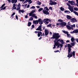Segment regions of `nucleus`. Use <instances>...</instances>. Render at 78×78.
<instances>
[{"instance_id":"obj_11","label":"nucleus","mask_w":78,"mask_h":78,"mask_svg":"<svg viewBox=\"0 0 78 78\" xmlns=\"http://www.w3.org/2000/svg\"><path fill=\"white\" fill-rule=\"evenodd\" d=\"M71 20L73 22H77V20L75 18H73L71 19Z\"/></svg>"},{"instance_id":"obj_15","label":"nucleus","mask_w":78,"mask_h":78,"mask_svg":"<svg viewBox=\"0 0 78 78\" xmlns=\"http://www.w3.org/2000/svg\"><path fill=\"white\" fill-rule=\"evenodd\" d=\"M33 23L35 25H36V24H38L39 23V22L38 20H34L33 21Z\"/></svg>"},{"instance_id":"obj_50","label":"nucleus","mask_w":78,"mask_h":78,"mask_svg":"<svg viewBox=\"0 0 78 78\" xmlns=\"http://www.w3.org/2000/svg\"><path fill=\"white\" fill-rule=\"evenodd\" d=\"M19 14H21V10H19Z\"/></svg>"},{"instance_id":"obj_41","label":"nucleus","mask_w":78,"mask_h":78,"mask_svg":"<svg viewBox=\"0 0 78 78\" xmlns=\"http://www.w3.org/2000/svg\"><path fill=\"white\" fill-rule=\"evenodd\" d=\"M15 12H13V14H12V15H11V17H12V16H13L14 15H15Z\"/></svg>"},{"instance_id":"obj_23","label":"nucleus","mask_w":78,"mask_h":78,"mask_svg":"<svg viewBox=\"0 0 78 78\" xmlns=\"http://www.w3.org/2000/svg\"><path fill=\"white\" fill-rule=\"evenodd\" d=\"M73 13H74L77 16H78V13L77 12L75 11H73Z\"/></svg>"},{"instance_id":"obj_27","label":"nucleus","mask_w":78,"mask_h":78,"mask_svg":"<svg viewBox=\"0 0 78 78\" xmlns=\"http://www.w3.org/2000/svg\"><path fill=\"white\" fill-rule=\"evenodd\" d=\"M42 10H43V8H40L38 9V11L39 12H41V11H42Z\"/></svg>"},{"instance_id":"obj_37","label":"nucleus","mask_w":78,"mask_h":78,"mask_svg":"<svg viewBox=\"0 0 78 78\" xmlns=\"http://www.w3.org/2000/svg\"><path fill=\"white\" fill-rule=\"evenodd\" d=\"M59 45L60 46L61 48H62V47H63V45H62V44H61L60 43V44H59Z\"/></svg>"},{"instance_id":"obj_6","label":"nucleus","mask_w":78,"mask_h":78,"mask_svg":"<svg viewBox=\"0 0 78 78\" xmlns=\"http://www.w3.org/2000/svg\"><path fill=\"white\" fill-rule=\"evenodd\" d=\"M68 2L69 3L71 4L72 5H75V1H68Z\"/></svg>"},{"instance_id":"obj_30","label":"nucleus","mask_w":78,"mask_h":78,"mask_svg":"<svg viewBox=\"0 0 78 78\" xmlns=\"http://www.w3.org/2000/svg\"><path fill=\"white\" fill-rule=\"evenodd\" d=\"M58 22H60L62 23L63 22V20H61V19H59L58 20Z\"/></svg>"},{"instance_id":"obj_56","label":"nucleus","mask_w":78,"mask_h":78,"mask_svg":"<svg viewBox=\"0 0 78 78\" xmlns=\"http://www.w3.org/2000/svg\"><path fill=\"white\" fill-rule=\"evenodd\" d=\"M15 16L16 19L17 20H18V16H17V15H16Z\"/></svg>"},{"instance_id":"obj_47","label":"nucleus","mask_w":78,"mask_h":78,"mask_svg":"<svg viewBox=\"0 0 78 78\" xmlns=\"http://www.w3.org/2000/svg\"><path fill=\"white\" fill-rule=\"evenodd\" d=\"M59 51L58 50L57 51H54V52L55 53H57V52H59Z\"/></svg>"},{"instance_id":"obj_36","label":"nucleus","mask_w":78,"mask_h":78,"mask_svg":"<svg viewBox=\"0 0 78 78\" xmlns=\"http://www.w3.org/2000/svg\"><path fill=\"white\" fill-rule=\"evenodd\" d=\"M60 42L61 43H62V44H63V43L64 42V41L63 40H61Z\"/></svg>"},{"instance_id":"obj_59","label":"nucleus","mask_w":78,"mask_h":78,"mask_svg":"<svg viewBox=\"0 0 78 78\" xmlns=\"http://www.w3.org/2000/svg\"><path fill=\"white\" fill-rule=\"evenodd\" d=\"M32 28H34L35 27L34 26V25H33L32 26Z\"/></svg>"},{"instance_id":"obj_22","label":"nucleus","mask_w":78,"mask_h":78,"mask_svg":"<svg viewBox=\"0 0 78 78\" xmlns=\"http://www.w3.org/2000/svg\"><path fill=\"white\" fill-rule=\"evenodd\" d=\"M27 2H29V4H31L33 2L31 0H27Z\"/></svg>"},{"instance_id":"obj_60","label":"nucleus","mask_w":78,"mask_h":78,"mask_svg":"<svg viewBox=\"0 0 78 78\" xmlns=\"http://www.w3.org/2000/svg\"><path fill=\"white\" fill-rule=\"evenodd\" d=\"M60 25V23H57L56 24V25H57V26H58L59 25Z\"/></svg>"},{"instance_id":"obj_29","label":"nucleus","mask_w":78,"mask_h":78,"mask_svg":"<svg viewBox=\"0 0 78 78\" xmlns=\"http://www.w3.org/2000/svg\"><path fill=\"white\" fill-rule=\"evenodd\" d=\"M6 7H8V6H5L4 7V8H2L1 9V10H5V9H6Z\"/></svg>"},{"instance_id":"obj_13","label":"nucleus","mask_w":78,"mask_h":78,"mask_svg":"<svg viewBox=\"0 0 78 78\" xmlns=\"http://www.w3.org/2000/svg\"><path fill=\"white\" fill-rule=\"evenodd\" d=\"M69 7L68 8V9H69V11H71V12H72L73 11V7Z\"/></svg>"},{"instance_id":"obj_53","label":"nucleus","mask_w":78,"mask_h":78,"mask_svg":"<svg viewBox=\"0 0 78 78\" xmlns=\"http://www.w3.org/2000/svg\"><path fill=\"white\" fill-rule=\"evenodd\" d=\"M21 12H22V13H23L24 12H25V11L24 10H21Z\"/></svg>"},{"instance_id":"obj_26","label":"nucleus","mask_w":78,"mask_h":78,"mask_svg":"<svg viewBox=\"0 0 78 78\" xmlns=\"http://www.w3.org/2000/svg\"><path fill=\"white\" fill-rule=\"evenodd\" d=\"M60 10H61V11H64V8L62 7H60Z\"/></svg>"},{"instance_id":"obj_46","label":"nucleus","mask_w":78,"mask_h":78,"mask_svg":"<svg viewBox=\"0 0 78 78\" xmlns=\"http://www.w3.org/2000/svg\"><path fill=\"white\" fill-rule=\"evenodd\" d=\"M71 27H75V24H73L71 26Z\"/></svg>"},{"instance_id":"obj_52","label":"nucleus","mask_w":78,"mask_h":78,"mask_svg":"<svg viewBox=\"0 0 78 78\" xmlns=\"http://www.w3.org/2000/svg\"><path fill=\"white\" fill-rule=\"evenodd\" d=\"M38 32H39V31H34V33L35 34H37V33H38Z\"/></svg>"},{"instance_id":"obj_2","label":"nucleus","mask_w":78,"mask_h":78,"mask_svg":"<svg viewBox=\"0 0 78 78\" xmlns=\"http://www.w3.org/2000/svg\"><path fill=\"white\" fill-rule=\"evenodd\" d=\"M58 33H53V34L52 35V37L51 38V39H55V41H58V42L59 41H61V39H58L59 37H61V36Z\"/></svg>"},{"instance_id":"obj_20","label":"nucleus","mask_w":78,"mask_h":78,"mask_svg":"<svg viewBox=\"0 0 78 78\" xmlns=\"http://www.w3.org/2000/svg\"><path fill=\"white\" fill-rule=\"evenodd\" d=\"M74 33H78V29H77L76 30H75L73 31Z\"/></svg>"},{"instance_id":"obj_54","label":"nucleus","mask_w":78,"mask_h":78,"mask_svg":"<svg viewBox=\"0 0 78 78\" xmlns=\"http://www.w3.org/2000/svg\"><path fill=\"white\" fill-rule=\"evenodd\" d=\"M66 35H67V37H69V36H70V35L69 34H66Z\"/></svg>"},{"instance_id":"obj_40","label":"nucleus","mask_w":78,"mask_h":78,"mask_svg":"<svg viewBox=\"0 0 78 78\" xmlns=\"http://www.w3.org/2000/svg\"><path fill=\"white\" fill-rule=\"evenodd\" d=\"M30 9H35V7L34 6H32L30 7Z\"/></svg>"},{"instance_id":"obj_32","label":"nucleus","mask_w":78,"mask_h":78,"mask_svg":"<svg viewBox=\"0 0 78 78\" xmlns=\"http://www.w3.org/2000/svg\"><path fill=\"white\" fill-rule=\"evenodd\" d=\"M36 12V10H32V11H31V12L33 14V13H34L35 12Z\"/></svg>"},{"instance_id":"obj_10","label":"nucleus","mask_w":78,"mask_h":78,"mask_svg":"<svg viewBox=\"0 0 78 78\" xmlns=\"http://www.w3.org/2000/svg\"><path fill=\"white\" fill-rule=\"evenodd\" d=\"M45 36H47L49 33V31L48 30L45 29L44 30Z\"/></svg>"},{"instance_id":"obj_33","label":"nucleus","mask_w":78,"mask_h":78,"mask_svg":"<svg viewBox=\"0 0 78 78\" xmlns=\"http://www.w3.org/2000/svg\"><path fill=\"white\" fill-rule=\"evenodd\" d=\"M66 4L68 6H69V8H70V7H73L72 6H71V5H70L68 3H67Z\"/></svg>"},{"instance_id":"obj_63","label":"nucleus","mask_w":78,"mask_h":78,"mask_svg":"<svg viewBox=\"0 0 78 78\" xmlns=\"http://www.w3.org/2000/svg\"><path fill=\"white\" fill-rule=\"evenodd\" d=\"M76 41L78 43V39H76Z\"/></svg>"},{"instance_id":"obj_45","label":"nucleus","mask_w":78,"mask_h":78,"mask_svg":"<svg viewBox=\"0 0 78 78\" xmlns=\"http://www.w3.org/2000/svg\"><path fill=\"white\" fill-rule=\"evenodd\" d=\"M35 14L34 13L32 14V17H34L35 16Z\"/></svg>"},{"instance_id":"obj_19","label":"nucleus","mask_w":78,"mask_h":78,"mask_svg":"<svg viewBox=\"0 0 78 78\" xmlns=\"http://www.w3.org/2000/svg\"><path fill=\"white\" fill-rule=\"evenodd\" d=\"M76 44V42H73V43H71V46L72 47L73 46H74L75 45V44Z\"/></svg>"},{"instance_id":"obj_61","label":"nucleus","mask_w":78,"mask_h":78,"mask_svg":"<svg viewBox=\"0 0 78 78\" xmlns=\"http://www.w3.org/2000/svg\"><path fill=\"white\" fill-rule=\"evenodd\" d=\"M29 7H30V5H28L27 7V8H29Z\"/></svg>"},{"instance_id":"obj_18","label":"nucleus","mask_w":78,"mask_h":78,"mask_svg":"<svg viewBox=\"0 0 78 78\" xmlns=\"http://www.w3.org/2000/svg\"><path fill=\"white\" fill-rule=\"evenodd\" d=\"M66 27L67 28V29L68 30H71V27H70V26H69L67 25L66 26Z\"/></svg>"},{"instance_id":"obj_55","label":"nucleus","mask_w":78,"mask_h":78,"mask_svg":"<svg viewBox=\"0 0 78 78\" xmlns=\"http://www.w3.org/2000/svg\"><path fill=\"white\" fill-rule=\"evenodd\" d=\"M27 0H26L23 2V4H25V3H27Z\"/></svg>"},{"instance_id":"obj_3","label":"nucleus","mask_w":78,"mask_h":78,"mask_svg":"<svg viewBox=\"0 0 78 78\" xmlns=\"http://www.w3.org/2000/svg\"><path fill=\"white\" fill-rule=\"evenodd\" d=\"M48 11H49V9L47 7V6L44 7V10H43L42 11L44 14H46V15H48L50 13L48 12Z\"/></svg>"},{"instance_id":"obj_35","label":"nucleus","mask_w":78,"mask_h":78,"mask_svg":"<svg viewBox=\"0 0 78 78\" xmlns=\"http://www.w3.org/2000/svg\"><path fill=\"white\" fill-rule=\"evenodd\" d=\"M49 9H50V10H51V11H53V8H52L51 6H49Z\"/></svg>"},{"instance_id":"obj_57","label":"nucleus","mask_w":78,"mask_h":78,"mask_svg":"<svg viewBox=\"0 0 78 78\" xmlns=\"http://www.w3.org/2000/svg\"><path fill=\"white\" fill-rule=\"evenodd\" d=\"M57 48H60V46L59 45V44H58V45H57Z\"/></svg>"},{"instance_id":"obj_28","label":"nucleus","mask_w":78,"mask_h":78,"mask_svg":"<svg viewBox=\"0 0 78 78\" xmlns=\"http://www.w3.org/2000/svg\"><path fill=\"white\" fill-rule=\"evenodd\" d=\"M31 23L30 22H29L28 23V26L29 27H30L31 26Z\"/></svg>"},{"instance_id":"obj_64","label":"nucleus","mask_w":78,"mask_h":78,"mask_svg":"<svg viewBox=\"0 0 78 78\" xmlns=\"http://www.w3.org/2000/svg\"><path fill=\"white\" fill-rule=\"evenodd\" d=\"M36 8H37L38 9H39L40 8V6H36Z\"/></svg>"},{"instance_id":"obj_25","label":"nucleus","mask_w":78,"mask_h":78,"mask_svg":"<svg viewBox=\"0 0 78 78\" xmlns=\"http://www.w3.org/2000/svg\"><path fill=\"white\" fill-rule=\"evenodd\" d=\"M62 31L64 33H65V34H66L69 33L67 31H65V30H62Z\"/></svg>"},{"instance_id":"obj_51","label":"nucleus","mask_w":78,"mask_h":78,"mask_svg":"<svg viewBox=\"0 0 78 78\" xmlns=\"http://www.w3.org/2000/svg\"><path fill=\"white\" fill-rule=\"evenodd\" d=\"M16 4H14L13 5V8H14V7H16Z\"/></svg>"},{"instance_id":"obj_31","label":"nucleus","mask_w":78,"mask_h":78,"mask_svg":"<svg viewBox=\"0 0 78 78\" xmlns=\"http://www.w3.org/2000/svg\"><path fill=\"white\" fill-rule=\"evenodd\" d=\"M74 9L75 11H78V9L77 7H74Z\"/></svg>"},{"instance_id":"obj_58","label":"nucleus","mask_w":78,"mask_h":78,"mask_svg":"<svg viewBox=\"0 0 78 78\" xmlns=\"http://www.w3.org/2000/svg\"><path fill=\"white\" fill-rule=\"evenodd\" d=\"M68 10H66L64 11V12H65V13H67V12H68Z\"/></svg>"},{"instance_id":"obj_8","label":"nucleus","mask_w":78,"mask_h":78,"mask_svg":"<svg viewBox=\"0 0 78 78\" xmlns=\"http://www.w3.org/2000/svg\"><path fill=\"white\" fill-rule=\"evenodd\" d=\"M38 22L39 24L41 25L42 24H43V22L44 20H42L41 19H38Z\"/></svg>"},{"instance_id":"obj_43","label":"nucleus","mask_w":78,"mask_h":78,"mask_svg":"<svg viewBox=\"0 0 78 78\" xmlns=\"http://www.w3.org/2000/svg\"><path fill=\"white\" fill-rule=\"evenodd\" d=\"M29 14V16H32V15L33 14V13H31V12Z\"/></svg>"},{"instance_id":"obj_5","label":"nucleus","mask_w":78,"mask_h":78,"mask_svg":"<svg viewBox=\"0 0 78 78\" xmlns=\"http://www.w3.org/2000/svg\"><path fill=\"white\" fill-rule=\"evenodd\" d=\"M37 31H42V25H40L39 26V27L36 29Z\"/></svg>"},{"instance_id":"obj_62","label":"nucleus","mask_w":78,"mask_h":78,"mask_svg":"<svg viewBox=\"0 0 78 78\" xmlns=\"http://www.w3.org/2000/svg\"><path fill=\"white\" fill-rule=\"evenodd\" d=\"M6 0L8 1V2L9 3H11V0Z\"/></svg>"},{"instance_id":"obj_48","label":"nucleus","mask_w":78,"mask_h":78,"mask_svg":"<svg viewBox=\"0 0 78 78\" xmlns=\"http://www.w3.org/2000/svg\"><path fill=\"white\" fill-rule=\"evenodd\" d=\"M18 7H20L21 6V5H20V3H19L18 4Z\"/></svg>"},{"instance_id":"obj_24","label":"nucleus","mask_w":78,"mask_h":78,"mask_svg":"<svg viewBox=\"0 0 78 78\" xmlns=\"http://www.w3.org/2000/svg\"><path fill=\"white\" fill-rule=\"evenodd\" d=\"M37 4L38 5H41V2L39 1H37Z\"/></svg>"},{"instance_id":"obj_12","label":"nucleus","mask_w":78,"mask_h":78,"mask_svg":"<svg viewBox=\"0 0 78 78\" xmlns=\"http://www.w3.org/2000/svg\"><path fill=\"white\" fill-rule=\"evenodd\" d=\"M60 25H62V26H66L67 25V23L65 22H62V23H60Z\"/></svg>"},{"instance_id":"obj_7","label":"nucleus","mask_w":78,"mask_h":78,"mask_svg":"<svg viewBox=\"0 0 78 78\" xmlns=\"http://www.w3.org/2000/svg\"><path fill=\"white\" fill-rule=\"evenodd\" d=\"M58 41V40H55V39L54 41V42H55L54 44L56 45V47L58 46V45L60 43H59Z\"/></svg>"},{"instance_id":"obj_49","label":"nucleus","mask_w":78,"mask_h":78,"mask_svg":"<svg viewBox=\"0 0 78 78\" xmlns=\"http://www.w3.org/2000/svg\"><path fill=\"white\" fill-rule=\"evenodd\" d=\"M18 7H20L21 6V5H20V3H19L18 4Z\"/></svg>"},{"instance_id":"obj_39","label":"nucleus","mask_w":78,"mask_h":78,"mask_svg":"<svg viewBox=\"0 0 78 78\" xmlns=\"http://www.w3.org/2000/svg\"><path fill=\"white\" fill-rule=\"evenodd\" d=\"M30 19H29V20H33V18L32 17H30Z\"/></svg>"},{"instance_id":"obj_16","label":"nucleus","mask_w":78,"mask_h":78,"mask_svg":"<svg viewBox=\"0 0 78 78\" xmlns=\"http://www.w3.org/2000/svg\"><path fill=\"white\" fill-rule=\"evenodd\" d=\"M68 20H71L72 19V17L69 15L66 16Z\"/></svg>"},{"instance_id":"obj_1","label":"nucleus","mask_w":78,"mask_h":78,"mask_svg":"<svg viewBox=\"0 0 78 78\" xmlns=\"http://www.w3.org/2000/svg\"><path fill=\"white\" fill-rule=\"evenodd\" d=\"M67 47H68V55H67V57L70 58H71V57H72V56H73L74 58H75V52L74 51H73V52L71 51V48H72V45H71L70 44H68Z\"/></svg>"},{"instance_id":"obj_44","label":"nucleus","mask_w":78,"mask_h":78,"mask_svg":"<svg viewBox=\"0 0 78 78\" xmlns=\"http://www.w3.org/2000/svg\"><path fill=\"white\" fill-rule=\"evenodd\" d=\"M51 24L50 23L49 25H48L47 26V27H51Z\"/></svg>"},{"instance_id":"obj_21","label":"nucleus","mask_w":78,"mask_h":78,"mask_svg":"<svg viewBox=\"0 0 78 78\" xmlns=\"http://www.w3.org/2000/svg\"><path fill=\"white\" fill-rule=\"evenodd\" d=\"M75 39L73 37H72L71 39V41L72 42H74V41H75Z\"/></svg>"},{"instance_id":"obj_17","label":"nucleus","mask_w":78,"mask_h":78,"mask_svg":"<svg viewBox=\"0 0 78 78\" xmlns=\"http://www.w3.org/2000/svg\"><path fill=\"white\" fill-rule=\"evenodd\" d=\"M17 2V0H11V2L12 3H16Z\"/></svg>"},{"instance_id":"obj_4","label":"nucleus","mask_w":78,"mask_h":78,"mask_svg":"<svg viewBox=\"0 0 78 78\" xmlns=\"http://www.w3.org/2000/svg\"><path fill=\"white\" fill-rule=\"evenodd\" d=\"M49 21L50 22L51 21V20H49V19L48 18H45L43 20V22L44 23H45V24H46V25H48V23H49L48 22V21Z\"/></svg>"},{"instance_id":"obj_9","label":"nucleus","mask_w":78,"mask_h":78,"mask_svg":"<svg viewBox=\"0 0 78 78\" xmlns=\"http://www.w3.org/2000/svg\"><path fill=\"white\" fill-rule=\"evenodd\" d=\"M56 4H57V3L56 2H55V1H53L52 2L49 3V4L51 5V6H52V5H56Z\"/></svg>"},{"instance_id":"obj_42","label":"nucleus","mask_w":78,"mask_h":78,"mask_svg":"<svg viewBox=\"0 0 78 78\" xmlns=\"http://www.w3.org/2000/svg\"><path fill=\"white\" fill-rule=\"evenodd\" d=\"M5 4L4 3L3 4L2 6H1V7L2 8H3L4 6H5Z\"/></svg>"},{"instance_id":"obj_14","label":"nucleus","mask_w":78,"mask_h":78,"mask_svg":"<svg viewBox=\"0 0 78 78\" xmlns=\"http://www.w3.org/2000/svg\"><path fill=\"white\" fill-rule=\"evenodd\" d=\"M42 32L41 31H38V34H37V36L38 37H40L41 36V35H42Z\"/></svg>"},{"instance_id":"obj_34","label":"nucleus","mask_w":78,"mask_h":78,"mask_svg":"<svg viewBox=\"0 0 78 78\" xmlns=\"http://www.w3.org/2000/svg\"><path fill=\"white\" fill-rule=\"evenodd\" d=\"M16 9L17 11H18V10H20V7H17Z\"/></svg>"},{"instance_id":"obj_38","label":"nucleus","mask_w":78,"mask_h":78,"mask_svg":"<svg viewBox=\"0 0 78 78\" xmlns=\"http://www.w3.org/2000/svg\"><path fill=\"white\" fill-rule=\"evenodd\" d=\"M56 45L55 44L54 45V47L53 48V49H55V48H56Z\"/></svg>"}]
</instances>
